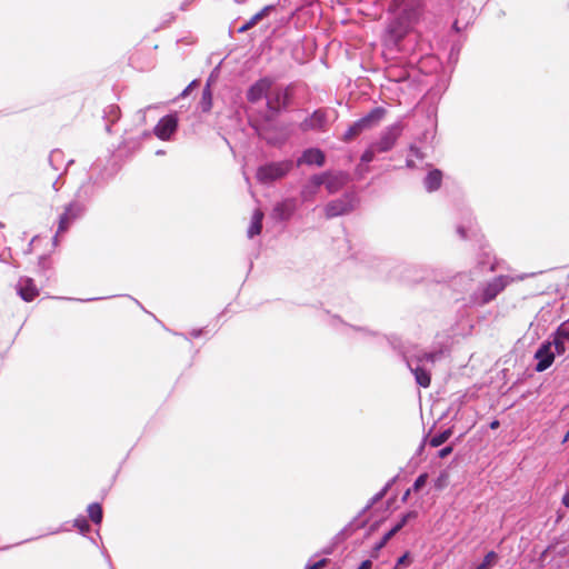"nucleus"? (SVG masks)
<instances>
[{"instance_id":"1","label":"nucleus","mask_w":569,"mask_h":569,"mask_svg":"<svg viewBox=\"0 0 569 569\" xmlns=\"http://www.w3.org/2000/svg\"><path fill=\"white\" fill-rule=\"evenodd\" d=\"M293 94V88L291 86L287 87H274L272 84L268 96H267V112L266 119L271 121L276 119V117L281 112V110L286 109Z\"/></svg>"},{"instance_id":"2","label":"nucleus","mask_w":569,"mask_h":569,"mask_svg":"<svg viewBox=\"0 0 569 569\" xmlns=\"http://www.w3.org/2000/svg\"><path fill=\"white\" fill-rule=\"evenodd\" d=\"M386 114L387 110L385 108H373L349 128V130L345 133V138L348 140L356 139L361 132L377 127L383 120Z\"/></svg>"},{"instance_id":"3","label":"nucleus","mask_w":569,"mask_h":569,"mask_svg":"<svg viewBox=\"0 0 569 569\" xmlns=\"http://www.w3.org/2000/svg\"><path fill=\"white\" fill-rule=\"evenodd\" d=\"M526 276L520 274L516 277L500 276L490 281L482 292L481 303H488L497 297L509 283L515 281H522Z\"/></svg>"},{"instance_id":"4","label":"nucleus","mask_w":569,"mask_h":569,"mask_svg":"<svg viewBox=\"0 0 569 569\" xmlns=\"http://www.w3.org/2000/svg\"><path fill=\"white\" fill-rule=\"evenodd\" d=\"M178 116L176 113L162 117L154 126L153 132L156 137L163 141L171 139L172 134L178 129Z\"/></svg>"},{"instance_id":"5","label":"nucleus","mask_w":569,"mask_h":569,"mask_svg":"<svg viewBox=\"0 0 569 569\" xmlns=\"http://www.w3.org/2000/svg\"><path fill=\"white\" fill-rule=\"evenodd\" d=\"M328 126V112L326 109H318L307 117L301 123L302 131H325Z\"/></svg>"},{"instance_id":"6","label":"nucleus","mask_w":569,"mask_h":569,"mask_svg":"<svg viewBox=\"0 0 569 569\" xmlns=\"http://www.w3.org/2000/svg\"><path fill=\"white\" fill-rule=\"evenodd\" d=\"M291 168L289 162L272 163L261 167L258 170L257 177L261 181L276 180L283 177Z\"/></svg>"},{"instance_id":"7","label":"nucleus","mask_w":569,"mask_h":569,"mask_svg":"<svg viewBox=\"0 0 569 569\" xmlns=\"http://www.w3.org/2000/svg\"><path fill=\"white\" fill-rule=\"evenodd\" d=\"M273 84L270 78H262L256 81L247 92V99L249 102H258L262 98L267 100V96Z\"/></svg>"},{"instance_id":"8","label":"nucleus","mask_w":569,"mask_h":569,"mask_svg":"<svg viewBox=\"0 0 569 569\" xmlns=\"http://www.w3.org/2000/svg\"><path fill=\"white\" fill-rule=\"evenodd\" d=\"M355 208L352 198L345 197L335 201L329 202L326 206V216L328 218L337 217L340 214L348 213Z\"/></svg>"},{"instance_id":"9","label":"nucleus","mask_w":569,"mask_h":569,"mask_svg":"<svg viewBox=\"0 0 569 569\" xmlns=\"http://www.w3.org/2000/svg\"><path fill=\"white\" fill-rule=\"evenodd\" d=\"M535 357L538 360L536 370L538 372H542V371L547 370L552 365V362L555 360V352L552 351V343L551 342L542 343L541 347L537 350Z\"/></svg>"},{"instance_id":"10","label":"nucleus","mask_w":569,"mask_h":569,"mask_svg":"<svg viewBox=\"0 0 569 569\" xmlns=\"http://www.w3.org/2000/svg\"><path fill=\"white\" fill-rule=\"evenodd\" d=\"M321 176L325 178L323 183L330 193H335L340 190L348 181V176L343 172L325 173Z\"/></svg>"},{"instance_id":"11","label":"nucleus","mask_w":569,"mask_h":569,"mask_svg":"<svg viewBox=\"0 0 569 569\" xmlns=\"http://www.w3.org/2000/svg\"><path fill=\"white\" fill-rule=\"evenodd\" d=\"M18 293L24 301H32L39 293L32 279H21L18 283Z\"/></svg>"},{"instance_id":"12","label":"nucleus","mask_w":569,"mask_h":569,"mask_svg":"<svg viewBox=\"0 0 569 569\" xmlns=\"http://www.w3.org/2000/svg\"><path fill=\"white\" fill-rule=\"evenodd\" d=\"M325 182V178L321 174L313 176L309 182L303 187L301 196L303 199H311L317 192L319 187Z\"/></svg>"},{"instance_id":"13","label":"nucleus","mask_w":569,"mask_h":569,"mask_svg":"<svg viewBox=\"0 0 569 569\" xmlns=\"http://www.w3.org/2000/svg\"><path fill=\"white\" fill-rule=\"evenodd\" d=\"M300 162H305L308 164L322 166L325 162V154L322 153L321 150H319L317 148H311V149H308L307 151H305V153L302 154V157L300 159Z\"/></svg>"},{"instance_id":"14","label":"nucleus","mask_w":569,"mask_h":569,"mask_svg":"<svg viewBox=\"0 0 569 569\" xmlns=\"http://www.w3.org/2000/svg\"><path fill=\"white\" fill-rule=\"evenodd\" d=\"M76 217L77 212L74 208L72 206H68L60 217L57 236L66 232Z\"/></svg>"},{"instance_id":"15","label":"nucleus","mask_w":569,"mask_h":569,"mask_svg":"<svg viewBox=\"0 0 569 569\" xmlns=\"http://www.w3.org/2000/svg\"><path fill=\"white\" fill-rule=\"evenodd\" d=\"M263 212L260 209L254 210L251 218V224L248 229L249 238H252L261 232Z\"/></svg>"},{"instance_id":"16","label":"nucleus","mask_w":569,"mask_h":569,"mask_svg":"<svg viewBox=\"0 0 569 569\" xmlns=\"http://www.w3.org/2000/svg\"><path fill=\"white\" fill-rule=\"evenodd\" d=\"M411 371L415 375L416 381L419 386L423 388H428L431 382V377L428 371L422 369L419 365H417L415 368H411Z\"/></svg>"},{"instance_id":"17","label":"nucleus","mask_w":569,"mask_h":569,"mask_svg":"<svg viewBox=\"0 0 569 569\" xmlns=\"http://www.w3.org/2000/svg\"><path fill=\"white\" fill-rule=\"evenodd\" d=\"M441 171L433 170L426 177L425 184L429 191H435L440 187L441 183Z\"/></svg>"},{"instance_id":"18","label":"nucleus","mask_w":569,"mask_h":569,"mask_svg":"<svg viewBox=\"0 0 569 569\" xmlns=\"http://www.w3.org/2000/svg\"><path fill=\"white\" fill-rule=\"evenodd\" d=\"M274 10L273 6H266L260 11H258L256 14H253L248 21L249 26H252V28L259 23L262 19L267 18L271 11Z\"/></svg>"},{"instance_id":"19","label":"nucleus","mask_w":569,"mask_h":569,"mask_svg":"<svg viewBox=\"0 0 569 569\" xmlns=\"http://www.w3.org/2000/svg\"><path fill=\"white\" fill-rule=\"evenodd\" d=\"M498 561V555L490 551L485 556L483 561L476 569H491Z\"/></svg>"},{"instance_id":"20","label":"nucleus","mask_w":569,"mask_h":569,"mask_svg":"<svg viewBox=\"0 0 569 569\" xmlns=\"http://www.w3.org/2000/svg\"><path fill=\"white\" fill-rule=\"evenodd\" d=\"M88 512H89L90 519L93 522H96V523H100L101 522L102 509H101L100 505H98V503L90 505L89 508H88Z\"/></svg>"},{"instance_id":"21","label":"nucleus","mask_w":569,"mask_h":569,"mask_svg":"<svg viewBox=\"0 0 569 569\" xmlns=\"http://www.w3.org/2000/svg\"><path fill=\"white\" fill-rule=\"evenodd\" d=\"M201 106L203 111H209L212 106V94L209 86L202 92Z\"/></svg>"},{"instance_id":"22","label":"nucleus","mask_w":569,"mask_h":569,"mask_svg":"<svg viewBox=\"0 0 569 569\" xmlns=\"http://www.w3.org/2000/svg\"><path fill=\"white\" fill-rule=\"evenodd\" d=\"M450 436H451V431H450V430H446V431H443V432H441V433H439V435H437V436L432 437V438L430 439V446H431V447H435V448H436V447H439V446H441L443 442H446V441L449 439V437H450Z\"/></svg>"},{"instance_id":"23","label":"nucleus","mask_w":569,"mask_h":569,"mask_svg":"<svg viewBox=\"0 0 569 569\" xmlns=\"http://www.w3.org/2000/svg\"><path fill=\"white\" fill-rule=\"evenodd\" d=\"M565 341L566 340L557 337L553 333V339L550 342L552 343V347H555V350H556L557 355H563L566 352Z\"/></svg>"},{"instance_id":"24","label":"nucleus","mask_w":569,"mask_h":569,"mask_svg":"<svg viewBox=\"0 0 569 569\" xmlns=\"http://www.w3.org/2000/svg\"><path fill=\"white\" fill-rule=\"evenodd\" d=\"M555 335L563 340H569V325L567 321L562 322L558 329L556 330Z\"/></svg>"},{"instance_id":"25","label":"nucleus","mask_w":569,"mask_h":569,"mask_svg":"<svg viewBox=\"0 0 569 569\" xmlns=\"http://www.w3.org/2000/svg\"><path fill=\"white\" fill-rule=\"evenodd\" d=\"M449 482V475L448 472L443 471L439 475V477L436 479L435 481V487L438 489V490H441L443 489L445 487H447Z\"/></svg>"},{"instance_id":"26","label":"nucleus","mask_w":569,"mask_h":569,"mask_svg":"<svg viewBox=\"0 0 569 569\" xmlns=\"http://www.w3.org/2000/svg\"><path fill=\"white\" fill-rule=\"evenodd\" d=\"M427 480H428V475L427 473H421L415 481L413 486H412V490L413 491H419L426 483H427Z\"/></svg>"},{"instance_id":"27","label":"nucleus","mask_w":569,"mask_h":569,"mask_svg":"<svg viewBox=\"0 0 569 569\" xmlns=\"http://www.w3.org/2000/svg\"><path fill=\"white\" fill-rule=\"evenodd\" d=\"M417 513L415 511L408 512L402 516L401 520L393 527L396 530L400 531L403 526L412 518H415Z\"/></svg>"},{"instance_id":"28","label":"nucleus","mask_w":569,"mask_h":569,"mask_svg":"<svg viewBox=\"0 0 569 569\" xmlns=\"http://www.w3.org/2000/svg\"><path fill=\"white\" fill-rule=\"evenodd\" d=\"M439 353L438 352H425L422 356H419L417 358L418 362H422V361H429V362H435L436 359L438 358Z\"/></svg>"},{"instance_id":"29","label":"nucleus","mask_w":569,"mask_h":569,"mask_svg":"<svg viewBox=\"0 0 569 569\" xmlns=\"http://www.w3.org/2000/svg\"><path fill=\"white\" fill-rule=\"evenodd\" d=\"M327 559H321L312 565L307 566V569H321L327 565Z\"/></svg>"},{"instance_id":"30","label":"nucleus","mask_w":569,"mask_h":569,"mask_svg":"<svg viewBox=\"0 0 569 569\" xmlns=\"http://www.w3.org/2000/svg\"><path fill=\"white\" fill-rule=\"evenodd\" d=\"M451 452H452V447H450V446L445 447V448H442V449L439 451V457H440V458H446V457H447V456H449Z\"/></svg>"},{"instance_id":"31","label":"nucleus","mask_w":569,"mask_h":569,"mask_svg":"<svg viewBox=\"0 0 569 569\" xmlns=\"http://www.w3.org/2000/svg\"><path fill=\"white\" fill-rule=\"evenodd\" d=\"M198 84V82L196 80H193L181 93L182 97H186L188 96V93L190 92V90L192 88H194Z\"/></svg>"},{"instance_id":"32","label":"nucleus","mask_w":569,"mask_h":569,"mask_svg":"<svg viewBox=\"0 0 569 569\" xmlns=\"http://www.w3.org/2000/svg\"><path fill=\"white\" fill-rule=\"evenodd\" d=\"M391 539V535L388 532L383 536L381 542L379 543L378 548H382L389 540Z\"/></svg>"},{"instance_id":"33","label":"nucleus","mask_w":569,"mask_h":569,"mask_svg":"<svg viewBox=\"0 0 569 569\" xmlns=\"http://www.w3.org/2000/svg\"><path fill=\"white\" fill-rule=\"evenodd\" d=\"M372 562L370 560H365L358 569H371Z\"/></svg>"},{"instance_id":"34","label":"nucleus","mask_w":569,"mask_h":569,"mask_svg":"<svg viewBox=\"0 0 569 569\" xmlns=\"http://www.w3.org/2000/svg\"><path fill=\"white\" fill-rule=\"evenodd\" d=\"M252 26H249V21H247L243 26H241L239 29H238V32L242 33V32H246L248 31L249 29H251Z\"/></svg>"},{"instance_id":"35","label":"nucleus","mask_w":569,"mask_h":569,"mask_svg":"<svg viewBox=\"0 0 569 569\" xmlns=\"http://www.w3.org/2000/svg\"><path fill=\"white\" fill-rule=\"evenodd\" d=\"M562 503L569 508V490L565 493V496L562 497Z\"/></svg>"},{"instance_id":"36","label":"nucleus","mask_w":569,"mask_h":569,"mask_svg":"<svg viewBox=\"0 0 569 569\" xmlns=\"http://www.w3.org/2000/svg\"><path fill=\"white\" fill-rule=\"evenodd\" d=\"M405 0H392V7L393 9H398Z\"/></svg>"},{"instance_id":"37","label":"nucleus","mask_w":569,"mask_h":569,"mask_svg":"<svg viewBox=\"0 0 569 569\" xmlns=\"http://www.w3.org/2000/svg\"><path fill=\"white\" fill-rule=\"evenodd\" d=\"M372 159V154L370 152H365L362 156L363 161H370Z\"/></svg>"},{"instance_id":"38","label":"nucleus","mask_w":569,"mask_h":569,"mask_svg":"<svg viewBox=\"0 0 569 569\" xmlns=\"http://www.w3.org/2000/svg\"><path fill=\"white\" fill-rule=\"evenodd\" d=\"M406 561H407V555H405L398 559V565H403Z\"/></svg>"},{"instance_id":"39","label":"nucleus","mask_w":569,"mask_h":569,"mask_svg":"<svg viewBox=\"0 0 569 569\" xmlns=\"http://www.w3.org/2000/svg\"><path fill=\"white\" fill-rule=\"evenodd\" d=\"M499 427V421L498 420H495L490 423V428L491 429H497Z\"/></svg>"},{"instance_id":"40","label":"nucleus","mask_w":569,"mask_h":569,"mask_svg":"<svg viewBox=\"0 0 569 569\" xmlns=\"http://www.w3.org/2000/svg\"><path fill=\"white\" fill-rule=\"evenodd\" d=\"M398 532V530H396V528H392L391 530L388 531L389 535H391V538Z\"/></svg>"},{"instance_id":"41","label":"nucleus","mask_w":569,"mask_h":569,"mask_svg":"<svg viewBox=\"0 0 569 569\" xmlns=\"http://www.w3.org/2000/svg\"><path fill=\"white\" fill-rule=\"evenodd\" d=\"M410 491H411V490L409 489V490L405 493L403 499H406L407 497H409Z\"/></svg>"},{"instance_id":"42","label":"nucleus","mask_w":569,"mask_h":569,"mask_svg":"<svg viewBox=\"0 0 569 569\" xmlns=\"http://www.w3.org/2000/svg\"><path fill=\"white\" fill-rule=\"evenodd\" d=\"M566 321H567V322H568V325H569V319H568V320H566Z\"/></svg>"}]
</instances>
